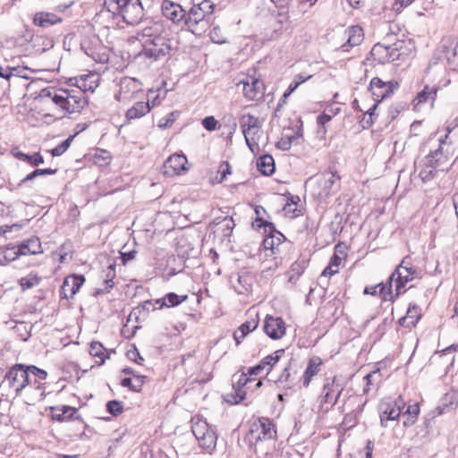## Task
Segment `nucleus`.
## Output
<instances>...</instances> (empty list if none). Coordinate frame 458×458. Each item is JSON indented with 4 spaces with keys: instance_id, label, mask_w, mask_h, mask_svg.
I'll return each instance as SVG.
<instances>
[{
    "instance_id": "nucleus-8",
    "label": "nucleus",
    "mask_w": 458,
    "mask_h": 458,
    "mask_svg": "<svg viewBox=\"0 0 458 458\" xmlns=\"http://www.w3.org/2000/svg\"><path fill=\"white\" fill-rule=\"evenodd\" d=\"M170 48L169 40L166 38L143 40L142 50L139 55L157 61L168 55Z\"/></svg>"
},
{
    "instance_id": "nucleus-29",
    "label": "nucleus",
    "mask_w": 458,
    "mask_h": 458,
    "mask_svg": "<svg viewBox=\"0 0 458 458\" xmlns=\"http://www.w3.org/2000/svg\"><path fill=\"white\" fill-rule=\"evenodd\" d=\"M296 380V370L293 368V362L290 360L283 369L279 377L275 380L282 384H285L287 387H291Z\"/></svg>"
},
{
    "instance_id": "nucleus-39",
    "label": "nucleus",
    "mask_w": 458,
    "mask_h": 458,
    "mask_svg": "<svg viewBox=\"0 0 458 458\" xmlns=\"http://www.w3.org/2000/svg\"><path fill=\"white\" fill-rule=\"evenodd\" d=\"M40 283V277L38 276L37 274L30 273L24 277H21L19 280V284L22 291H26L31 289Z\"/></svg>"
},
{
    "instance_id": "nucleus-3",
    "label": "nucleus",
    "mask_w": 458,
    "mask_h": 458,
    "mask_svg": "<svg viewBox=\"0 0 458 458\" xmlns=\"http://www.w3.org/2000/svg\"><path fill=\"white\" fill-rule=\"evenodd\" d=\"M407 257L404 258L401 264H399L388 279V294H391L393 285H394V298L403 293L406 289L405 285L407 283L411 281L417 276V270L407 263Z\"/></svg>"
},
{
    "instance_id": "nucleus-4",
    "label": "nucleus",
    "mask_w": 458,
    "mask_h": 458,
    "mask_svg": "<svg viewBox=\"0 0 458 458\" xmlns=\"http://www.w3.org/2000/svg\"><path fill=\"white\" fill-rule=\"evenodd\" d=\"M53 102L69 114L80 113L88 104L81 89H61L53 97Z\"/></svg>"
},
{
    "instance_id": "nucleus-19",
    "label": "nucleus",
    "mask_w": 458,
    "mask_h": 458,
    "mask_svg": "<svg viewBox=\"0 0 458 458\" xmlns=\"http://www.w3.org/2000/svg\"><path fill=\"white\" fill-rule=\"evenodd\" d=\"M243 85V94L250 100L258 98L262 96L264 90V83L257 78H250L249 81H240L237 85Z\"/></svg>"
},
{
    "instance_id": "nucleus-42",
    "label": "nucleus",
    "mask_w": 458,
    "mask_h": 458,
    "mask_svg": "<svg viewBox=\"0 0 458 458\" xmlns=\"http://www.w3.org/2000/svg\"><path fill=\"white\" fill-rule=\"evenodd\" d=\"M187 299H188V295H186V294L179 295V294H176L175 293H169L164 296V301H165V303L167 304V306H165V308L176 307L179 304H181L182 302H183L184 301H186Z\"/></svg>"
},
{
    "instance_id": "nucleus-40",
    "label": "nucleus",
    "mask_w": 458,
    "mask_h": 458,
    "mask_svg": "<svg viewBox=\"0 0 458 458\" xmlns=\"http://www.w3.org/2000/svg\"><path fill=\"white\" fill-rule=\"evenodd\" d=\"M29 386L30 390L31 391L32 401H43L45 398V388L43 385L38 379H35L33 382L30 381Z\"/></svg>"
},
{
    "instance_id": "nucleus-62",
    "label": "nucleus",
    "mask_w": 458,
    "mask_h": 458,
    "mask_svg": "<svg viewBox=\"0 0 458 458\" xmlns=\"http://www.w3.org/2000/svg\"><path fill=\"white\" fill-rule=\"evenodd\" d=\"M55 95H59V92H57L54 89L46 88L40 91L39 98L41 99L51 98V100L53 101V97Z\"/></svg>"
},
{
    "instance_id": "nucleus-10",
    "label": "nucleus",
    "mask_w": 458,
    "mask_h": 458,
    "mask_svg": "<svg viewBox=\"0 0 458 458\" xmlns=\"http://www.w3.org/2000/svg\"><path fill=\"white\" fill-rule=\"evenodd\" d=\"M142 92L141 82L131 77H124L120 81V89L114 98L123 103L130 102L136 98L139 93Z\"/></svg>"
},
{
    "instance_id": "nucleus-26",
    "label": "nucleus",
    "mask_w": 458,
    "mask_h": 458,
    "mask_svg": "<svg viewBox=\"0 0 458 458\" xmlns=\"http://www.w3.org/2000/svg\"><path fill=\"white\" fill-rule=\"evenodd\" d=\"M242 133L247 146L252 152H254L255 148H259V140L262 135L261 124L256 126L255 129L250 128Z\"/></svg>"
},
{
    "instance_id": "nucleus-11",
    "label": "nucleus",
    "mask_w": 458,
    "mask_h": 458,
    "mask_svg": "<svg viewBox=\"0 0 458 458\" xmlns=\"http://www.w3.org/2000/svg\"><path fill=\"white\" fill-rule=\"evenodd\" d=\"M340 177L333 171L329 170L323 173L318 179L319 191L318 195L320 199H326L337 191L339 185L337 182Z\"/></svg>"
},
{
    "instance_id": "nucleus-63",
    "label": "nucleus",
    "mask_w": 458,
    "mask_h": 458,
    "mask_svg": "<svg viewBox=\"0 0 458 458\" xmlns=\"http://www.w3.org/2000/svg\"><path fill=\"white\" fill-rule=\"evenodd\" d=\"M342 259H343V257L338 255L336 252L331 257L330 259V261H329V264L327 266V269H331V268H337L338 269V267L339 265L341 264L342 262Z\"/></svg>"
},
{
    "instance_id": "nucleus-33",
    "label": "nucleus",
    "mask_w": 458,
    "mask_h": 458,
    "mask_svg": "<svg viewBox=\"0 0 458 458\" xmlns=\"http://www.w3.org/2000/svg\"><path fill=\"white\" fill-rule=\"evenodd\" d=\"M437 89L435 87L430 88L429 86H425L423 90L418 93L414 99L415 107L423 103H432L437 96Z\"/></svg>"
},
{
    "instance_id": "nucleus-2",
    "label": "nucleus",
    "mask_w": 458,
    "mask_h": 458,
    "mask_svg": "<svg viewBox=\"0 0 458 458\" xmlns=\"http://www.w3.org/2000/svg\"><path fill=\"white\" fill-rule=\"evenodd\" d=\"M191 431L200 448L211 454L216 445L217 437L207 420L196 415L191 418Z\"/></svg>"
},
{
    "instance_id": "nucleus-12",
    "label": "nucleus",
    "mask_w": 458,
    "mask_h": 458,
    "mask_svg": "<svg viewBox=\"0 0 458 458\" xmlns=\"http://www.w3.org/2000/svg\"><path fill=\"white\" fill-rule=\"evenodd\" d=\"M457 42L451 38H444L441 42L439 59L445 60L451 70H458Z\"/></svg>"
},
{
    "instance_id": "nucleus-17",
    "label": "nucleus",
    "mask_w": 458,
    "mask_h": 458,
    "mask_svg": "<svg viewBox=\"0 0 458 458\" xmlns=\"http://www.w3.org/2000/svg\"><path fill=\"white\" fill-rule=\"evenodd\" d=\"M187 158L184 155L174 154L170 156L164 163V174L166 176H174L179 174L182 171H185Z\"/></svg>"
},
{
    "instance_id": "nucleus-55",
    "label": "nucleus",
    "mask_w": 458,
    "mask_h": 458,
    "mask_svg": "<svg viewBox=\"0 0 458 458\" xmlns=\"http://www.w3.org/2000/svg\"><path fill=\"white\" fill-rule=\"evenodd\" d=\"M338 398L339 397H337V395L331 394L328 391L323 390L321 395V403H328L332 407L336 403Z\"/></svg>"
},
{
    "instance_id": "nucleus-51",
    "label": "nucleus",
    "mask_w": 458,
    "mask_h": 458,
    "mask_svg": "<svg viewBox=\"0 0 458 458\" xmlns=\"http://www.w3.org/2000/svg\"><path fill=\"white\" fill-rule=\"evenodd\" d=\"M107 411L113 416H118L123 411V403L120 401L112 400L106 403Z\"/></svg>"
},
{
    "instance_id": "nucleus-31",
    "label": "nucleus",
    "mask_w": 458,
    "mask_h": 458,
    "mask_svg": "<svg viewBox=\"0 0 458 458\" xmlns=\"http://www.w3.org/2000/svg\"><path fill=\"white\" fill-rule=\"evenodd\" d=\"M388 282L384 284H378L377 285L373 286H366L364 289V293L370 294V295H377V293L383 294L384 301H394V296L391 293V294H388Z\"/></svg>"
},
{
    "instance_id": "nucleus-28",
    "label": "nucleus",
    "mask_w": 458,
    "mask_h": 458,
    "mask_svg": "<svg viewBox=\"0 0 458 458\" xmlns=\"http://www.w3.org/2000/svg\"><path fill=\"white\" fill-rule=\"evenodd\" d=\"M321 364L322 361L318 357H313L310 360L303 375V386L305 387L309 386L312 377L318 374Z\"/></svg>"
},
{
    "instance_id": "nucleus-6",
    "label": "nucleus",
    "mask_w": 458,
    "mask_h": 458,
    "mask_svg": "<svg viewBox=\"0 0 458 458\" xmlns=\"http://www.w3.org/2000/svg\"><path fill=\"white\" fill-rule=\"evenodd\" d=\"M276 437V429L273 421L267 417H260L250 423L247 441L260 438L273 441Z\"/></svg>"
},
{
    "instance_id": "nucleus-56",
    "label": "nucleus",
    "mask_w": 458,
    "mask_h": 458,
    "mask_svg": "<svg viewBox=\"0 0 458 458\" xmlns=\"http://www.w3.org/2000/svg\"><path fill=\"white\" fill-rule=\"evenodd\" d=\"M221 222L224 223V227H225L223 230L224 235L225 236L230 235V233H232L233 229L235 226L233 219L232 217L225 216L223 218V220Z\"/></svg>"
},
{
    "instance_id": "nucleus-45",
    "label": "nucleus",
    "mask_w": 458,
    "mask_h": 458,
    "mask_svg": "<svg viewBox=\"0 0 458 458\" xmlns=\"http://www.w3.org/2000/svg\"><path fill=\"white\" fill-rule=\"evenodd\" d=\"M74 135L69 136L66 140H64L63 142H61L59 145H57L55 148H54L51 150V154L53 157H59L63 155L71 146V143L72 140L74 139Z\"/></svg>"
},
{
    "instance_id": "nucleus-16",
    "label": "nucleus",
    "mask_w": 458,
    "mask_h": 458,
    "mask_svg": "<svg viewBox=\"0 0 458 458\" xmlns=\"http://www.w3.org/2000/svg\"><path fill=\"white\" fill-rule=\"evenodd\" d=\"M263 330L272 339H280L285 334L284 322L281 318L267 316Z\"/></svg>"
},
{
    "instance_id": "nucleus-50",
    "label": "nucleus",
    "mask_w": 458,
    "mask_h": 458,
    "mask_svg": "<svg viewBox=\"0 0 458 458\" xmlns=\"http://www.w3.org/2000/svg\"><path fill=\"white\" fill-rule=\"evenodd\" d=\"M420 166L421 168L419 172V175L423 182L429 181L436 175L437 172L430 166L424 164V162L421 161Z\"/></svg>"
},
{
    "instance_id": "nucleus-5",
    "label": "nucleus",
    "mask_w": 458,
    "mask_h": 458,
    "mask_svg": "<svg viewBox=\"0 0 458 458\" xmlns=\"http://www.w3.org/2000/svg\"><path fill=\"white\" fill-rule=\"evenodd\" d=\"M404 407L405 402L401 396L396 399L388 397L382 400L378 405L380 425L387 428L389 421L396 420L400 417Z\"/></svg>"
},
{
    "instance_id": "nucleus-43",
    "label": "nucleus",
    "mask_w": 458,
    "mask_h": 458,
    "mask_svg": "<svg viewBox=\"0 0 458 458\" xmlns=\"http://www.w3.org/2000/svg\"><path fill=\"white\" fill-rule=\"evenodd\" d=\"M335 381V377L333 378H327L323 389L324 391H328L331 394H335L337 395V397H340L344 388L340 384L336 383Z\"/></svg>"
},
{
    "instance_id": "nucleus-46",
    "label": "nucleus",
    "mask_w": 458,
    "mask_h": 458,
    "mask_svg": "<svg viewBox=\"0 0 458 458\" xmlns=\"http://www.w3.org/2000/svg\"><path fill=\"white\" fill-rule=\"evenodd\" d=\"M193 4L199 7L200 11L207 16V18L211 21L215 4L210 0H203L199 3H194Z\"/></svg>"
},
{
    "instance_id": "nucleus-37",
    "label": "nucleus",
    "mask_w": 458,
    "mask_h": 458,
    "mask_svg": "<svg viewBox=\"0 0 458 458\" xmlns=\"http://www.w3.org/2000/svg\"><path fill=\"white\" fill-rule=\"evenodd\" d=\"M239 123L242 132L250 128L255 129L256 126L261 124L259 118L250 114H242L240 116Z\"/></svg>"
},
{
    "instance_id": "nucleus-60",
    "label": "nucleus",
    "mask_w": 458,
    "mask_h": 458,
    "mask_svg": "<svg viewBox=\"0 0 458 458\" xmlns=\"http://www.w3.org/2000/svg\"><path fill=\"white\" fill-rule=\"evenodd\" d=\"M331 119H332V115H328V114L327 112H324L323 114H321L320 115H318L317 117V123L318 125H320L322 127L324 133H326V131H327L325 124L327 123H328L329 121H331Z\"/></svg>"
},
{
    "instance_id": "nucleus-32",
    "label": "nucleus",
    "mask_w": 458,
    "mask_h": 458,
    "mask_svg": "<svg viewBox=\"0 0 458 458\" xmlns=\"http://www.w3.org/2000/svg\"><path fill=\"white\" fill-rule=\"evenodd\" d=\"M257 165L260 173L264 175H270L275 171V162L270 155H263L259 157Z\"/></svg>"
},
{
    "instance_id": "nucleus-48",
    "label": "nucleus",
    "mask_w": 458,
    "mask_h": 458,
    "mask_svg": "<svg viewBox=\"0 0 458 458\" xmlns=\"http://www.w3.org/2000/svg\"><path fill=\"white\" fill-rule=\"evenodd\" d=\"M267 232L269 233V237L264 240V246L266 249L273 250L275 245L274 239L276 238L277 242H280V237H284V235L280 232L276 231V228L272 231L267 229Z\"/></svg>"
},
{
    "instance_id": "nucleus-24",
    "label": "nucleus",
    "mask_w": 458,
    "mask_h": 458,
    "mask_svg": "<svg viewBox=\"0 0 458 458\" xmlns=\"http://www.w3.org/2000/svg\"><path fill=\"white\" fill-rule=\"evenodd\" d=\"M164 32L165 30L162 23L150 21V25L145 26L141 30V42L148 39H157V38H166L163 35Z\"/></svg>"
},
{
    "instance_id": "nucleus-9",
    "label": "nucleus",
    "mask_w": 458,
    "mask_h": 458,
    "mask_svg": "<svg viewBox=\"0 0 458 458\" xmlns=\"http://www.w3.org/2000/svg\"><path fill=\"white\" fill-rule=\"evenodd\" d=\"M211 21L193 4L186 13L185 25L193 34L200 36L210 27Z\"/></svg>"
},
{
    "instance_id": "nucleus-53",
    "label": "nucleus",
    "mask_w": 458,
    "mask_h": 458,
    "mask_svg": "<svg viewBox=\"0 0 458 458\" xmlns=\"http://www.w3.org/2000/svg\"><path fill=\"white\" fill-rule=\"evenodd\" d=\"M26 369L29 376L32 374L39 380H44L47 377V372L46 370L38 369L34 365L26 366Z\"/></svg>"
},
{
    "instance_id": "nucleus-30",
    "label": "nucleus",
    "mask_w": 458,
    "mask_h": 458,
    "mask_svg": "<svg viewBox=\"0 0 458 458\" xmlns=\"http://www.w3.org/2000/svg\"><path fill=\"white\" fill-rule=\"evenodd\" d=\"M363 40L362 29L359 26H352L348 30L347 43L342 46L344 51H348L347 45L355 47L360 45Z\"/></svg>"
},
{
    "instance_id": "nucleus-13",
    "label": "nucleus",
    "mask_w": 458,
    "mask_h": 458,
    "mask_svg": "<svg viewBox=\"0 0 458 458\" xmlns=\"http://www.w3.org/2000/svg\"><path fill=\"white\" fill-rule=\"evenodd\" d=\"M398 83L394 81L385 82L378 77H374L370 81L369 90L371 91L374 100L377 103L388 98L394 93Z\"/></svg>"
},
{
    "instance_id": "nucleus-64",
    "label": "nucleus",
    "mask_w": 458,
    "mask_h": 458,
    "mask_svg": "<svg viewBox=\"0 0 458 458\" xmlns=\"http://www.w3.org/2000/svg\"><path fill=\"white\" fill-rule=\"evenodd\" d=\"M127 356L130 360H134L138 364H141L144 359L140 355L138 350L134 348L127 352Z\"/></svg>"
},
{
    "instance_id": "nucleus-18",
    "label": "nucleus",
    "mask_w": 458,
    "mask_h": 458,
    "mask_svg": "<svg viewBox=\"0 0 458 458\" xmlns=\"http://www.w3.org/2000/svg\"><path fill=\"white\" fill-rule=\"evenodd\" d=\"M85 278L83 276H72L65 278L60 289V295L64 299L72 298L83 284Z\"/></svg>"
},
{
    "instance_id": "nucleus-57",
    "label": "nucleus",
    "mask_w": 458,
    "mask_h": 458,
    "mask_svg": "<svg viewBox=\"0 0 458 458\" xmlns=\"http://www.w3.org/2000/svg\"><path fill=\"white\" fill-rule=\"evenodd\" d=\"M202 125L207 131H212L216 129L217 121L214 116H207L202 120Z\"/></svg>"
},
{
    "instance_id": "nucleus-52",
    "label": "nucleus",
    "mask_w": 458,
    "mask_h": 458,
    "mask_svg": "<svg viewBox=\"0 0 458 458\" xmlns=\"http://www.w3.org/2000/svg\"><path fill=\"white\" fill-rule=\"evenodd\" d=\"M305 269L304 262H294L291 267L292 275L289 277L290 281L298 279V277L303 273Z\"/></svg>"
},
{
    "instance_id": "nucleus-59",
    "label": "nucleus",
    "mask_w": 458,
    "mask_h": 458,
    "mask_svg": "<svg viewBox=\"0 0 458 458\" xmlns=\"http://www.w3.org/2000/svg\"><path fill=\"white\" fill-rule=\"evenodd\" d=\"M218 174H221L219 182H223L227 174H231V166L227 161H224L219 165Z\"/></svg>"
},
{
    "instance_id": "nucleus-7",
    "label": "nucleus",
    "mask_w": 458,
    "mask_h": 458,
    "mask_svg": "<svg viewBox=\"0 0 458 458\" xmlns=\"http://www.w3.org/2000/svg\"><path fill=\"white\" fill-rule=\"evenodd\" d=\"M3 382L8 383L9 387L14 391L15 396L21 395L23 389L30 384L26 365L17 363L12 366L6 372Z\"/></svg>"
},
{
    "instance_id": "nucleus-61",
    "label": "nucleus",
    "mask_w": 458,
    "mask_h": 458,
    "mask_svg": "<svg viewBox=\"0 0 458 458\" xmlns=\"http://www.w3.org/2000/svg\"><path fill=\"white\" fill-rule=\"evenodd\" d=\"M279 9L278 11V20H277V22L279 24H283L284 22L287 21H288V6H284V7H277Z\"/></svg>"
},
{
    "instance_id": "nucleus-1",
    "label": "nucleus",
    "mask_w": 458,
    "mask_h": 458,
    "mask_svg": "<svg viewBox=\"0 0 458 458\" xmlns=\"http://www.w3.org/2000/svg\"><path fill=\"white\" fill-rule=\"evenodd\" d=\"M104 6L113 15H119L129 25L138 24L144 16L142 0H105Z\"/></svg>"
},
{
    "instance_id": "nucleus-20",
    "label": "nucleus",
    "mask_w": 458,
    "mask_h": 458,
    "mask_svg": "<svg viewBox=\"0 0 458 458\" xmlns=\"http://www.w3.org/2000/svg\"><path fill=\"white\" fill-rule=\"evenodd\" d=\"M162 12L166 18L174 22H179L186 18V11L180 4L172 2L164 3Z\"/></svg>"
},
{
    "instance_id": "nucleus-15",
    "label": "nucleus",
    "mask_w": 458,
    "mask_h": 458,
    "mask_svg": "<svg viewBox=\"0 0 458 458\" xmlns=\"http://www.w3.org/2000/svg\"><path fill=\"white\" fill-rule=\"evenodd\" d=\"M56 172V169L52 168L36 169L17 182L9 180L8 187L11 191H20L24 188L32 189L33 180L36 177L55 174Z\"/></svg>"
},
{
    "instance_id": "nucleus-25",
    "label": "nucleus",
    "mask_w": 458,
    "mask_h": 458,
    "mask_svg": "<svg viewBox=\"0 0 458 458\" xmlns=\"http://www.w3.org/2000/svg\"><path fill=\"white\" fill-rule=\"evenodd\" d=\"M151 110L148 101H138L127 110L125 117L128 120L138 119L147 114Z\"/></svg>"
},
{
    "instance_id": "nucleus-49",
    "label": "nucleus",
    "mask_w": 458,
    "mask_h": 458,
    "mask_svg": "<svg viewBox=\"0 0 458 458\" xmlns=\"http://www.w3.org/2000/svg\"><path fill=\"white\" fill-rule=\"evenodd\" d=\"M56 411H62L64 415V420H78V416H74L77 412V409L68 405L55 406Z\"/></svg>"
},
{
    "instance_id": "nucleus-44",
    "label": "nucleus",
    "mask_w": 458,
    "mask_h": 458,
    "mask_svg": "<svg viewBox=\"0 0 458 458\" xmlns=\"http://www.w3.org/2000/svg\"><path fill=\"white\" fill-rule=\"evenodd\" d=\"M419 308L416 305H410L407 310L406 317L400 319V324L403 325L407 319H411L410 324L415 326L416 322L420 318Z\"/></svg>"
},
{
    "instance_id": "nucleus-23",
    "label": "nucleus",
    "mask_w": 458,
    "mask_h": 458,
    "mask_svg": "<svg viewBox=\"0 0 458 458\" xmlns=\"http://www.w3.org/2000/svg\"><path fill=\"white\" fill-rule=\"evenodd\" d=\"M61 21L62 18L58 17L53 13L48 12L36 13L33 18L34 24L42 28H48L55 24L60 23Z\"/></svg>"
},
{
    "instance_id": "nucleus-21",
    "label": "nucleus",
    "mask_w": 458,
    "mask_h": 458,
    "mask_svg": "<svg viewBox=\"0 0 458 458\" xmlns=\"http://www.w3.org/2000/svg\"><path fill=\"white\" fill-rule=\"evenodd\" d=\"M17 248L18 253L21 256L36 255L43 252L40 240L38 237H32L21 242Z\"/></svg>"
},
{
    "instance_id": "nucleus-58",
    "label": "nucleus",
    "mask_w": 458,
    "mask_h": 458,
    "mask_svg": "<svg viewBox=\"0 0 458 458\" xmlns=\"http://www.w3.org/2000/svg\"><path fill=\"white\" fill-rule=\"evenodd\" d=\"M174 120H175L174 113H170L166 116L162 117L158 121V126L160 128L170 127L173 124V123L174 122Z\"/></svg>"
},
{
    "instance_id": "nucleus-35",
    "label": "nucleus",
    "mask_w": 458,
    "mask_h": 458,
    "mask_svg": "<svg viewBox=\"0 0 458 458\" xmlns=\"http://www.w3.org/2000/svg\"><path fill=\"white\" fill-rule=\"evenodd\" d=\"M13 156L20 160L30 163L32 166H38L44 163V158L39 152H36L33 155H28L21 151L13 153Z\"/></svg>"
},
{
    "instance_id": "nucleus-41",
    "label": "nucleus",
    "mask_w": 458,
    "mask_h": 458,
    "mask_svg": "<svg viewBox=\"0 0 458 458\" xmlns=\"http://www.w3.org/2000/svg\"><path fill=\"white\" fill-rule=\"evenodd\" d=\"M3 259H0V265L4 266L11 261L18 259L21 254L18 253V248L14 245H8L4 248Z\"/></svg>"
},
{
    "instance_id": "nucleus-38",
    "label": "nucleus",
    "mask_w": 458,
    "mask_h": 458,
    "mask_svg": "<svg viewBox=\"0 0 458 458\" xmlns=\"http://www.w3.org/2000/svg\"><path fill=\"white\" fill-rule=\"evenodd\" d=\"M419 413L420 407L418 403L408 405L406 411L403 413L404 417H406L403 421V426L406 428L412 426L415 423Z\"/></svg>"
},
{
    "instance_id": "nucleus-36",
    "label": "nucleus",
    "mask_w": 458,
    "mask_h": 458,
    "mask_svg": "<svg viewBox=\"0 0 458 458\" xmlns=\"http://www.w3.org/2000/svg\"><path fill=\"white\" fill-rule=\"evenodd\" d=\"M255 213L257 215V218H256V220L252 224L253 226H255L257 228L264 227L266 232L267 231V229H269L270 231L275 229V225H274L273 223L265 221L262 218V216H261L262 214H266L267 213L266 209L262 206H256L255 207Z\"/></svg>"
},
{
    "instance_id": "nucleus-47",
    "label": "nucleus",
    "mask_w": 458,
    "mask_h": 458,
    "mask_svg": "<svg viewBox=\"0 0 458 458\" xmlns=\"http://www.w3.org/2000/svg\"><path fill=\"white\" fill-rule=\"evenodd\" d=\"M300 137L299 133H295L292 136H284L277 142V147L283 150H288L291 148L294 140Z\"/></svg>"
},
{
    "instance_id": "nucleus-14",
    "label": "nucleus",
    "mask_w": 458,
    "mask_h": 458,
    "mask_svg": "<svg viewBox=\"0 0 458 458\" xmlns=\"http://www.w3.org/2000/svg\"><path fill=\"white\" fill-rule=\"evenodd\" d=\"M444 144H445V139L439 138L438 147L434 150H430V152L422 159L424 164L430 166L436 172L438 170L444 171V165L447 162V157L443 152Z\"/></svg>"
},
{
    "instance_id": "nucleus-54",
    "label": "nucleus",
    "mask_w": 458,
    "mask_h": 458,
    "mask_svg": "<svg viewBox=\"0 0 458 458\" xmlns=\"http://www.w3.org/2000/svg\"><path fill=\"white\" fill-rule=\"evenodd\" d=\"M89 353L94 357H98L103 360L105 354V348L99 342H93L90 344Z\"/></svg>"
},
{
    "instance_id": "nucleus-34",
    "label": "nucleus",
    "mask_w": 458,
    "mask_h": 458,
    "mask_svg": "<svg viewBox=\"0 0 458 458\" xmlns=\"http://www.w3.org/2000/svg\"><path fill=\"white\" fill-rule=\"evenodd\" d=\"M284 353V350L279 349L276 351L274 353L267 355V357L263 358L260 360V363L262 364L263 368L267 369V376L270 374L272 369L279 361Z\"/></svg>"
},
{
    "instance_id": "nucleus-22",
    "label": "nucleus",
    "mask_w": 458,
    "mask_h": 458,
    "mask_svg": "<svg viewBox=\"0 0 458 458\" xmlns=\"http://www.w3.org/2000/svg\"><path fill=\"white\" fill-rule=\"evenodd\" d=\"M248 443L259 458H267L274 448L273 441L262 438L259 440L253 439L252 441H248Z\"/></svg>"
},
{
    "instance_id": "nucleus-27",
    "label": "nucleus",
    "mask_w": 458,
    "mask_h": 458,
    "mask_svg": "<svg viewBox=\"0 0 458 458\" xmlns=\"http://www.w3.org/2000/svg\"><path fill=\"white\" fill-rule=\"evenodd\" d=\"M258 320L256 318H251L250 320H247L242 323L238 329L233 333V338L238 345L241 341L250 332L258 327Z\"/></svg>"
}]
</instances>
